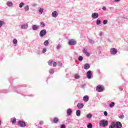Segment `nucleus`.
Listing matches in <instances>:
<instances>
[{
    "label": "nucleus",
    "instance_id": "obj_57",
    "mask_svg": "<svg viewBox=\"0 0 128 128\" xmlns=\"http://www.w3.org/2000/svg\"><path fill=\"white\" fill-rule=\"evenodd\" d=\"M110 9H114V7H110Z\"/></svg>",
    "mask_w": 128,
    "mask_h": 128
},
{
    "label": "nucleus",
    "instance_id": "obj_32",
    "mask_svg": "<svg viewBox=\"0 0 128 128\" xmlns=\"http://www.w3.org/2000/svg\"><path fill=\"white\" fill-rule=\"evenodd\" d=\"M44 46H48V44H49L48 40H46V41H44Z\"/></svg>",
    "mask_w": 128,
    "mask_h": 128
},
{
    "label": "nucleus",
    "instance_id": "obj_42",
    "mask_svg": "<svg viewBox=\"0 0 128 128\" xmlns=\"http://www.w3.org/2000/svg\"><path fill=\"white\" fill-rule=\"evenodd\" d=\"M83 52H84V54H86V56L87 50H86V48H84Z\"/></svg>",
    "mask_w": 128,
    "mask_h": 128
},
{
    "label": "nucleus",
    "instance_id": "obj_55",
    "mask_svg": "<svg viewBox=\"0 0 128 128\" xmlns=\"http://www.w3.org/2000/svg\"><path fill=\"white\" fill-rule=\"evenodd\" d=\"M59 65H60V66H62V62H60V63L59 64Z\"/></svg>",
    "mask_w": 128,
    "mask_h": 128
},
{
    "label": "nucleus",
    "instance_id": "obj_5",
    "mask_svg": "<svg viewBox=\"0 0 128 128\" xmlns=\"http://www.w3.org/2000/svg\"><path fill=\"white\" fill-rule=\"evenodd\" d=\"M46 34H47L46 30V29H43L40 32V37H44V36H45Z\"/></svg>",
    "mask_w": 128,
    "mask_h": 128
},
{
    "label": "nucleus",
    "instance_id": "obj_29",
    "mask_svg": "<svg viewBox=\"0 0 128 128\" xmlns=\"http://www.w3.org/2000/svg\"><path fill=\"white\" fill-rule=\"evenodd\" d=\"M24 2H21L19 4V7L20 8H22V7H23V6H24Z\"/></svg>",
    "mask_w": 128,
    "mask_h": 128
},
{
    "label": "nucleus",
    "instance_id": "obj_13",
    "mask_svg": "<svg viewBox=\"0 0 128 128\" xmlns=\"http://www.w3.org/2000/svg\"><path fill=\"white\" fill-rule=\"evenodd\" d=\"M90 67V64H85L84 66V70H88Z\"/></svg>",
    "mask_w": 128,
    "mask_h": 128
},
{
    "label": "nucleus",
    "instance_id": "obj_31",
    "mask_svg": "<svg viewBox=\"0 0 128 128\" xmlns=\"http://www.w3.org/2000/svg\"><path fill=\"white\" fill-rule=\"evenodd\" d=\"M40 25L41 27H42V28L45 27V26H46V24L44 22H40Z\"/></svg>",
    "mask_w": 128,
    "mask_h": 128
},
{
    "label": "nucleus",
    "instance_id": "obj_16",
    "mask_svg": "<svg viewBox=\"0 0 128 128\" xmlns=\"http://www.w3.org/2000/svg\"><path fill=\"white\" fill-rule=\"evenodd\" d=\"M28 27V24H24L21 26L22 29H27Z\"/></svg>",
    "mask_w": 128,
    "mask_h": 128
},
{
    "label": "nucleus",
    "instance_id": "obj_3",
    "mask_svg": "<svg viewBox=\"0 0 128 128\" xmlns=\"http://www.w3.org/2000/svg\"><path fill=\"white\" fill-rule=\"evenodd\" d=\"M104 86H102L101 84L97 86L96 87V92H104Z\"/></svg>",
    "mask_w": 128,
    "mask_h": 128
},
{
    "label": "nucleus",
    "instance_id": "obj_26",
    "mask_svg": "<svg viewBox=\"0 0 128 128\" xmlns=\"http://www.w3.org/2000/svg\"><path fill=\"white\" fill-rule=\"evenodd\" d=\"M101 20L100 19H98L96 21V24L97 25H100V24H101Z\"/></svg>",
    "mask_w": 128,
    "mask_h": 128
},
{
    "label": "nucleus",
    "instance_id": "obj_43",
    "mask_svg": "<svg viewBox=\"0 0 128 128\" xmlns=\"http://www.w3.org/2000/svg\"><path fill=\"white\" fill-rule=\"evenodd\" d=\"M16 118H14L13 120H12V123H16Z\"/></svg>",
    "mask_w": 128,
    "mask_h": 128
},
{
    "label": "nucleus",
    "instance_id": "obj_21",
    "mask_svg": "<svg viewBox=\"0 0 128 128\" xmlns=\"http://www.w3.org/2000/svg\"><path fill=\"white\" fill-rule=\"evenodd\" d=\"M115 104H116L115 102H110V108H114Z\"/></svg>",
    "mask_w": 128,
    "mask_h": 128
},
{
    "label": "nucleus",
    "instance_id": "obj_25",
    "mask_svg": "<svg viewBox=\"0 0 128 128\" xmlns=\"http://www.w3.org/2000/svg\"><path fill=\"white\" fill-rule=\"evenodd\" d=\"M92 118V115L91 114H88L86 115V118Z\"/></svg>",
    "mask_w": 128,
    "mask_h": 128
},
{
    "label": "nucleus",
    "instance_id": "obj_18",
    "mask_svg": "<svg viewBox=\"0 0 128 128\" xmlns=\"http://www.w3.org/2000/svg\"><path fill=\"white\" fill-rule=\"evenodd\" d=\"M83 100H84V102H88V100H89V96H84L83 98Z\"/></svg>",
    "mask_w": 128,
    "mask_h": 128
},
{
    "label": "nucleus",
    "instance_id": "obj_15",
    "mask_svg": "<svg viewBox=\"0 0 128 128\" xmlns=\"http://www.w3.org/2000/svg\"><path fill=\"white\" fill-rule=\"evenodd\" d=\"M72 110H71V108H68L67 110V112H66V114H68V116H71V114H72Z\"/></svg>",
    "mask_w": 128,
    "mask_h": 128
},
{
    "label": "nucleus",
    "instance_id": "obj_14",
    "mask_svg": "<svg viewBox=\"0 0 128 128\" xmlns=\"http://www.w3.org/2000/svg\"><path fill=\"white\" fill-rule=\"evenodd\" d=\"M6 5L8 6V7H12L14 4L12 1H8V2H6Z\"/></svg>",
    "mask_w": 128,
    "mask_h": 128
},
{
    "label": "nucleus",
    "instance_id": "obj_46",
    "mask_svg": "<svg viewBox=\"0 0 128 128\" xmlns=\"http://www.w3.org/2000/svg\"><path fill=\"white\" fill-rule=\"evenodd\" d=\"M108 114L107 112H104V116H107Z\"/></svg>",
    "mask_w": 128,
    "mask_h": 128
},
{
    "label": "nucleus",
    "instance_id": "obj_54",
    "mask_svg": "<svg viewBox=\"0 0 128 128\" xmlns=\"http://www.w3.org/2000/svg\"><path fill=\"white\" fill-rule=\"evenodd\" d=\"M2 60V56H0V60Z\"/></svg>",
    "mask_w": 128,
    "mask_h": 128
},
{
    "label": "nucleus",
    "instance_id": "obj_28",
    "mask_svg": "<svg viewBox=\"0 0 128 128\" xmlns=\"http://www.w3.org/2000/svg\"><path fill=\"white\" fill-rule=\"evenodd\" d=\"M24 9L25 11H28V10H30V7L28 5H26V6H25Z\"/></svg>",
    "mask_w": 128,
    "mask_h": 128
},
{
    "label": "nucleus",
    "instance_id": "obj_20",
    "mask_svg": "<svg viewBox=\"0 0 128 128\" xmlns=\"http://www.w3.org/2000/svg\"><path fill=\"white\" fill-rule=\"evenodd\" d=\"M38 25L32 26V30H38Z\"/></svg>",
    "mask_w": 128,
    "mask_h": 128
},
{
    "label": "nucleus",
    "instance_id": "obj_40",
    "mask_svg": "<svg viewBox=\"0 0 128 128\" xmlns=\"http://www.w3.org/2000/svg\"><path fill=\"white\" fill-rule=\"evenodd\" d=\"M60 128H66L65 124H61Z\"/></svg>",
    "mask_w": 128,
    "mask_h": 128
},
{
    "label": "nucleus",
    "instance_id": "obj_49",
    "mask_svg": "<svg viewBox=\"0 0 128 128\" xmlns=\"http://www.w3.org/2000/svg\"><path fill=\"white\" fill-rule=\"evenodd\" d=\"M102 10H106V7L105 6H104L102 7Z\"/></svg>",
    "mask_w": 128,
    "mask_h": 128
},
{
    "label": "nucleus",
    "instance_id": "obj_7",
    "mask_svg": "<svg viewBox=\"0 0 128 128\" xmlns=\"http://www.w3.org/2000/svg\"><path fill=\"white\" fill-rule=\"evenodd\" d=\"M110 52L111 54H113V55L116 54L118 52V49H116V48H111Z\"/></svg>",
    "mask_w": 128,
    "mask_h": 128
},
{
    "label": "nucleus",
    "instance_id": "obj_9",
    "mask_svg": "<svg viewBox=\"0 0 128 128\" xmlns=\"http://www.w3.org/2000/svg\"><path fill=\"white\" fill-rule=\"evenodd\" d=\"M48 64H49V66H52V64H53V66L56 67L57 64H56V62H54V60H49Z\"/></svg>",
    "mask_w": 128,
    "mask_h": 128
},
{
    "label": "nucleus",
    "instance_id": "obj_50",
    "mask_svg": "<svg viewBox=\"0 0 128 128\" xmlns=\"http://www.w3.org/2000/svg\"><path fill=\"white\" fill-rule=\"evenodd\" d=\"M103 34H104L103 32H100V36H102Z\"/></svg>",
    "mask_w": 128,
    "mask_h": 128
},
{
    "label": "nucleus",
    "instance_id": "obj_41",
    "mask_svg": "<svg viewBox=\"0 0 128 128\" xmlns=\"http://www.w3.org/2000/svg\"><path fill=\"white\" fill-rule=\"evenodd\" d=\"M107 23H108V20H104V21H103L104 25H106V24H107Z\"/></svg>",
    "mask_w": 128,
    "mask_h": 128
},
{
    "label": "nucleus",
    "instance_id": "obj_58",
    "mask_svg": "<svg viewBox=\"0 0 128 128\" xmlns=\"http://www.w3.org/2000/svg\"><path fill=\"white\" fill-rule=\"evenodd\" d=\"M1 122H2V121H1V120L0 119V125H1Z\"/></svg>",
    "mask_w": 128,
    "mask_h": 128
},
{
    "label": "nucleus",
    "instance_id": "obj_61",
    "mask_svg": "<svg viewBox=\"0 0 128 128\" xmlns=\"http://www.w3.org/2000/svg\"><path fill=\"white\" fill-rule=\"evenodd\" d=\"M38 54H40V52H38Z\"/></svg>",
    "mask_w": 128,
    "mask_h": 128
},
{
    "label": "nucleus",
    "instance_id": "obj_2",
    "mask_svg": "<svg viewBox=\"0 0 128 128\" xmlns=\"http://www.w3.org/2000/svg\"><path fill=\"white\" fill-rule=\"evenodd\" d=\"M108 121L106 120V119H102V120H100V126H102V127H106L108 125Z\"/></svg>",
    "mask_w": 128,
    "mask_h": 128
},
{
    "label": "nucleus",
    "instance_id": "obj_39",
    "mask_svg": "<svg viewBox=\"0 0 128 128\" xmlns=\"http://www.w3.org/2000/svg\"><path fill=\"white\" fill-rule=\"evenodd\" d=\"M89 42L90 43V44H94V40H92V39H90Z\"/></svg>",
    "mask_w": 128,
    "mask_h": 128
},
{
    "label": "nucleus",
    "instance_id": "obj_6",
    "mask_svg": "<svg viewBox=\"0 0 128 128\" xmlns=\"http://www.w3.org/2000/svg\"><path fill=\"white\" fill-rule=\"evenodd\" d=\"M86 77L88 78L89 80L92 78V70H88L86 72Z\"/></svg>",
    "mask_w": 128,
    "mask_h": 128
},
{
    "label": "nucleus",
    "instance_id": "obj_45",
    "mask_svg": "<svg viewBox=\"0 0 128 128\" xmlns=\"http://www.w3.org/2000/svg\"><path fill=\"white\" fill-rule=\"evenodd\" d=\"M86 56H90V52H88V50H86Z\"/></svg>",
    "mask_w": 128,
    "mask_h": 128
},
{
    "label": "nucleus",
    "instance_id": "obj_37",
    "mask_svg": "<svg viewBox=\"0 0 128 128\" xmlns=\"http://www.w3.org/2000/svg\"><path fill=\"white\" fill-rule=\"evenodd\" d=\"M4 24V21H2L0 20V27H2Z\"/></svg>",
    "mask_w": 128,
    "mask_h": 128
},
{
    "label": "nucleus",
    "instance_id": "obj_36",
    "mask_svg": "<svg viewBox=\"0 0 128 128\" xmlns=\"http://www.w3.org/2000/svg\"><path fill=\"white\" fill-rule=\"evenodd\" d=\"M62 46L61 44H58V45H57V46H56L57 50H60V48H61Z\"/></svg>",
    "mask_w": 128,
    "mask_h": 128
},
{
    "label": "nucleus",
    "instance_id": "obj_52",
    "mask_svg": "<svg viewBox=\"0 0 128 128\" xmlns=\"http://www.w3.org/2000/svg\"><path fill=\"white\" fill-rule=\"evenodd\" d=\"M115 2H118L120 0H114Z\"/></svg>",
    "mask_w": 128,
    "mask_h": 128
},
{
    "label": "nucleus",
    "instance_id": "obj_56",
    "mask_svg": "<svg viewBox=\"0 0 128 128\" xmlns=\"http://www.w3.org/2000/svg\"><path fill=\"white\" fill-rule=\"evenodd\" d=\"M120 90H123V89L122 88H120Z\"/></svg>",
    "mask_w": 128,
    "mask_h": 128
},
{
    "label": "nucleus",
    "instance_id": "obj_1",
    "mask_svg": "<svg viewBox=\"0 0 128 128\" xmlns=\"http://www.w3.org/2000/svg\"><path fill=\"white\" fill-rule=\"evenodd\" d=\"M122 123L120 121H117V122L113 121V122H112L111 125H110L109 128H115V127L116 128H122Z\"/></svg>",
    "mask_w": 128,
    "mask_h": 128
},
{
    "label": "nucleus",
    "instance_id": "obj_30",
    "mask_svg": "<svg viewBox=\"0 0 128 128\" xmlns=\"http://www.w3.org/2000/svg\"><path fill=\"white\" fill-rule=\"evenodd\" d=\"M88 128H92V123H88L87 125Z\"/></svg>",
    "mask_w": 128,
    "mask_h": 128
},
{
    "label": "nucleus",
    "instance_id": "obj_48",
    "mask_svg": "<svg viewBox=\"0 0 128 128\" xmlns=\"http://www.w3.org/2000/svg\"><path fill=\"white\" fill-rule=\"evenodd\" d=\"M86 84H84L81 85V88H84L86 86Z\"/></svg>",
    "mask_w": 128,
    "mask_h": 128
},
{
    "label": "nucleus",
    "instance_id": "obj_24",
    "mask_svg": "<svg viewBox=\"0 0 128 128\" xmlns=\"http://www.w3.org/2000/svg\"><path fill=\"white\" fill-rule=\"evenodd\" d=\"M74 78L76 80H78V78H80V74H76L74 75Z\"/></svg>",
    "mask_w": 128,
    "mask_h": 128
},
{
    "label": "nucleus",
    "instance_id": "obj_23",
    "mask_svg": "<svg viewBox=\"0 0 128 128\" xmlns=\"http://www.w3.org/2000/svg\"><path fill=\"white\" fill-rule=\"evenodd\" d=\"M78 60L80 62H82L84 60V56H79Z\"/></svg>",
    "mask_w": 128,
    "mask_h": 128
},
{
    "label": "nucleus",
    "instance_id": "obj_53",
    "mask_svg": "<svg viewBox=\"0 0 128 128\" xmlns=\"http://www.w3.org/2000/svg\"><path fill=\"white\" fill-rule=\"evenodd\" d=\"M98 54H101V50H99V52H98Z\"/></svg>",
    "mask_w": 128,
    "mask_h": 128
},
{
    "label": "nucleus",
    "instance_id": "obj_47",
    "mask_svg": "<svg viewBox=\"0 0 128 128\" xmlns=\"http://www.w3.org/2000/svg\"><path fill=\"white\" fill-rule=\"evenodd\" d=\"M32 6H33V7H35L36 6H37L36 3H34L33 4H32Z\"/></svg>",
    "mask_w": 128,
    "mask_h": 128
},
{
    "label": "nucleus",
    "instance_id": "obj_51",
    "mask_svg": "<svg viewBox=\"0 0 128 128\" xmlns=\"http://www.w3.org/2000/svg\"><path fill=\"white\" fill-rule=\"evenodd\" d=\"M44 121H40V124H43Z\"/></svg>",
    "mask_w": 128,
    "mask_h": 128
},
{
    "label": "nucleus",
    "instance_id": "obj_19",
    "mask_svg": "<svg viewBox=\"0 0 128 128\" xmlns=\"http://www.w3.org/2000/svg\"><path fill=\"white\" fill-rule=\"evenodd\" d=\"M59 120L58 118V117H54L53 119V122L54 123H58Z\"/></svg>",
    "mask_w": 128,
    "mask_h": 128
},
{
    "label": "nucleus",
    "instance_id": "obj_27",
    "mask_svg": "<svg viewBox=\"0 0 128 128\" xmlns=\"http://www.w3.org/2000/svg\"><path fill=\"white\" fill-rule=\"evenodd\" d=\"M49 72H50V74H54V68H50V69L49 70Z\"/></svg>",
    "mask_w": 128,
    "mask_h": 128
},
{
    "label": "nucleus",
    "instance_id": "obj_17",
    "mask_svg": "<svg viewBox=\"0 0 128 128\" xmlns=\"http://www.w3.org/2000/svg\"><path fill=\"white\" fill-rule=\"evenodd\" d=\"M16 92H18V94H23L22 92H20V88L19 86L16 88Z\"/></svg>",
    "mask_w": 128,
    "mask_h": 128
},
{
    "label": "nucleus",
    "instance_id": "obj_35",
    "mask_svg": "<svg viewBox=\"0 0 128 128\" xmlns=\"http://www.w3.org/2000/svg\"><path fill=\"white\" fill-rule=\"evenodd\" d=\"M18 40L16 39H14V40H13V44H18Z\"/></svg>",
    "mask_w": 128,
    "mask_h": 128
},
{
    "label": "nucleus",
    "instance_id": "obj_12",
    "mask_svg": "<svg viewBox=\"0 0 128 128\" xmlns=\"http://www.w3.org/2000/svg\"><path fill=\"white\" fill-rule=\"evenodd\" d=\"M58 14L57 11H53V12H52V16L54 18H56V17H58Z\"/></svg>",
    "mask_w": 128,
    "mask_h": 128
},
{
    "label": "nucleus",
    "instance_id": "obj_4",
    "mask_svg": "<svg viewBox=\"0 0 128 128\" xmlns=\"http://www.w3.org/2000/svg\"><path fill=\"white\" fill-rule=\"evenodd\" d=\"M18 124L20 127H25L26 125V122L22 121V120H19V121H18Z\"/></svg>",
    "mask_w": 128,
    "mask_h": 128
},
{
    "label": "nucleus",
    "instance_id": "obj_60",
    "mask_svg": "<svg viewBox=\"0 0 128 128\" xmlns=\"http://www.w3.org/2000/svg\"><path fill=\"white\" fill-rule=\"evenodd\" d=\"M39 128H42V127H40Z\"/></svg>",
    "mask_w": 128,
    "mask_h": 128
},
{
    "label": "nucleus",
    "instance_id": "obj_33",
    "mask_svg": "<svg viewBox=\"0 0 128 128\" xmlns=\"http://www.w3.org/2000/svg\"><path fill=\"white\" fill-rule=\"evenodd\" d=\"M43 12H44V8H40L39 12L40 13V14H42Z\"/></svg>",
    "mask_w": 128,
    "mask_h": 128
},
{
    "label": "nucleus",
    "instance_id": "obj_38",
    "mask_svg": "<svg viewBox=\"0 0 128 128\" xmlns=\"http://www.w3.org/2000/svg\"><path fill=\"white\" fill-rule=\"evenodd\" d=\"M47 50H48V49H46V48H43V49L42 50V52L43 54H44V53L46 52Z\"/></svg>",
    "mask_w": 128,
    "mask_h": 128
},
{
    "label": "nucleus",
    "instance_id": "obj_34",
    "mask_svg": "<svg viewBox=\"0 0 128 128\" xmlns=\"http://www.w3.org/2000/svg\"><path fill=\"white\" fill-rule=\"evenodd\" d=\"M8 90H0V92H5L6 94L8 92Z\"/></svg>",
    "mask_w": 128,
    "mask_h": 128
},
{
    "label": "nucleus",
    "instance_id": "obj_22",
    "mask_svg": "<svg viewBox=\"0 0 128 128\" xmlns=\"http://www.w3.org/2000/svg\"><path fill=\"white\" fill-rule=\"evenodd\" d=\"M76 114L77 116H80V110H78L76 112Z\"/></svg>",
    "mask_w": 128,
    "mask_h": 128
},
{
    "label": "nucleus",
    "instance_id": "obj_8",
    "mask_svg": "<svg viewBox=\"0 0 128 128\" xmlns=\"http://www.w3.org/2000/svg\"><path fill=\"white\" fill-rule=\"evenodd\" d=\"M76 44V41H75L73 39L69 40L68 41V44H70V46H74V44Z\"/></svg>",
    "mask_w": 128,
    "mask_h": 128
},
{
    "label": "nucleus",
    "instance_id": "obj_59",
    "mask_svg": "<svg viewBox=\"0 0 128 128\" xmlns=\"http://www.w3.org/2000/svg\"><path fill=\"white\" fill-rule=\"evenodd\" d=\"M24 86H26V84H24Z\"/></svg>",
    "mask_w": 128,
    "mask_h": 128
},
{
    "label": "nucleus",
    "instance_id": "obj_44",
    "mask_svg": "<svg viewBox=\"0 0 128 128\" xmlns=\"http://www.w3.org/2000/svg\"><path fill=\"white\" fill-rule=\"evenodd\" d=\"M119 118H124V114L120 115Z\"/></svg>",
    "mask_w": 128,
    "mask_h": 128
},
{
    "label": "nucleus",
    "instance_id": "obj_11",
    "mask_svg": "<svg viewBox=\"0 0 128 128\" xmlns=\"http://www.w3.org/2000/svg\"><path fill=\"white\" fill-rule=\"evenodd\" d=\"M84 106V104L82 102H80L77 104V108H79V110L83 108Z\"/></svg>",
    "mask_w": 128,
    "mask_h": 128
},
{
    "label": "nucleus",
    "instance_id": "obj_10",
    "mask_svg": "<svg viewBox=\"0 0 128 128\" xmlns=\"http://www.w3.org/2000/svg\"><path fill=\"white\" fill-rule=\"evenodd\" d=\"M99 16L98 13H92V18H93V19H97Z\"/></svg>",
    "mask_w": 128,
    "mask_h": 128
}]
</instances>
